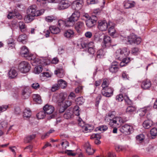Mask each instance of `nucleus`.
I'll return each mask as SVG.
<instances>
[{"instance_id":"45","label":"nucleus","mask_w":157,"mask_h":157,"mask_svg":"<svg viewBox=\"0 0 157 157\" xmlns=\"http://www.w3.org/2000/svg\"><path fill=\"white\" fill-rule=\"evenodd\" d=\"M150 134L152 138H154V137L157 135V129L156 128H153L150 131Z\"/></svg>"},{"instance_id":"38","label":"nucleus","mask_w":157,"mask_h":157,"mask_svg":"<svg viewBox=\"0 0 157 157\" xmlns=\"http://www.w3.org/2000/svg\"><path fill=\"white\" fill-rule=\"evenodd\" d=\"M19 27L22 32H24L26 30V26L25 24L22 21H20L18 23Z\"/></svg>"},{"instance_id":"39","label":"nucleus","mask_w":157,"mask_h":157,"mask_svg":"<svg viewBox=\"0 0 157 157\" xmlns=\"http://www.w3.org/2000/svg\"><path fill=\"white\" fill-rule=\"evenodd\" d=\"M109 80L107 78H105L103 79V82L101 84V86L102 89L108 88V86L109 85Z\"/></svg>"},{"instance_id":"5","label":"nucleus","mask_w":157,"mask_h":157,"mask_svg":"<svg viewBox=\"0 0 157 157\" xmlns=\"http://www.w3.org/2000/svg\"><path fill=\"white\" fill-rule=\"evenodd\" d=\"M18 67L20 71L24 73L28 72L30 69V64L25 61L21 62L19 64Z\"/></svg>"},{"instance_id":"40","label":"nucleus","mask_w":157,"mask_h":157,"mask_svg":"<svg viewBox=\"0 0 157 157\" xmlns=\"http://www.w3.org/2000/svg\"><path fill=\"white\" fill-rule=\"evenodd\" d=\"M105 55V52L102 49L99 50L97 52L96 58H102Z\"/></svg>"},{"instance_id":"42","label":"nucleus","mask_w":157,"mask_h":157,"mask_svg":"<svg viewBox=\"0 0 157 157\" xmlns=\"http://www.w3.org/2000/svg\"><path fill=\"white\" fill-rule=\"evenodd\" d=\"M45 112L43 111L40 112L36 115V117L38 119H43L45 116Z\"/></svg>"},{"instance_id":"13","label":"nucleus","mask_w":157,"mask_h":157,"mask_svg":"<svg viewBox=\"0 0 157 157\" xmlns=\"http://www.w3.org/2000/svg\"><path fill=\"white\" fill-rule=\"evenodd\" d=\"M37 11L36 5H33L29 7L27 10V12L28 14L34 17L38 16Z\"/></svg>"},{"instance_id":"34","label":"nucleus","mask_w":157,"mask_h":157,"mask_svg":"<svg viewBox=\"0 0 157 157\" xmlns=\"http://www.w3.org/2000/svg\"><path fill=\"white\" fill-rule=\"evenodd\" d=\"M58 84L59 87L64 89L67 86V82L63 79H61L58 81Z\"/></svg>"},{"instance_id":"8","label":"nucleus","mask_w":157,"mask_h":157,"mask_svg":"<svg viewBox=\"0 0 157 157\" xmlns=\"http://www.w3.org/2000/svg\"><path fill=\"white\" fill-rule=\"evenodd\" d=\"M83 4L82 0H76L73 2L71 7L73 9L78 11L81 9Z\"/></svg>"},{"instance_id":"32","label":"nucleus","mask_w":157,"mask_h":157,"mask_svg":"<svg viewBox=\"0 0 157 157\" xmlns=\"http://www.w3.org/2000/svg\"><path fill=\"white\" fill-rule=\"evenodd\" d=\"M73 115V112L69 110H67L65 112L63 115L64 117L66 119H68L71 118Z\"/></svg>"},{"instance_id":"37","label":"nucleus","mask_w":157,"mask_h":157,"mask_svg":"<svg viewBox=\"0 0 157 157\" xmlns=\"http://www.w3.org/2000/svg\"><path fill=\"white\" fill-rule=\"evenodd\" d=\"M34 17L29 15L28 14L24 18V20L26 23H28L32 21L34 19Z\"/></svg>"},{"instance_id":"51","label":"nucleus","mask_w":157,"mask_h":157,"mask_svg":"<svg viewBox=\"0 0 157 157\" xmlns=\"http://www.w3.org/2000/svg\"><path fill=\"white\" fill-rule=\"evenodd\" d=\"M124 98V96L122 94H120L117 95L116 97V100L118 101H122Z\"/></svg>"},{"instance_id":"1","label":"nucleus","mask_w":157,"mask_h":157,"mask_svg":"<svg viewBox=\"0 0 157 157\" xmlns=\"http://www.w3.org/2000/svg\"><path fill=\"white\" fill-rule=\"evenodd\" d=\"M106 122L108 123L109 125L112 127H119L121 124L124 123L123 119L120 117H115L111 113L106 114L105 119Z\"/></svg>"},{"instance_id":"33","label":"nucleus","mask_w":157,"mask_h":157,"mask_svg":"<svg viewBox=\"0 0 157 157\" xmlns=\"http://www.w3.org/2000/svg\"><path fill=\"white\" fill-rule=\"evenodd\" d=\"M136 38V35L132 34L129 36L128 38V44H132L134 43Z\"/></svg>"},{"instance_id":"9","label":"nucleus","mask_w":157,"mask_h":157,"mask_svg":"<svg viewBox=\"0 0 157 157\" xmlns=\"http://www.w3.org/2000/svg\"><path fill=\"white\" fill-rule=\"evenodd\" d=\"M113 89L112 88L108 87L102 89L101 93L103 96L109 97L113 95Z\"/></svg>"},{"instance_id":"24","label":"nucleus","mask_w":157,"mask_h":157,"mask_svg":"<svg viewBox=\"0 0 157 157\" xmlns=\"http://www.w3.org/2000/svg\"><path fill=\"white\" fill-rule=\"evenodd\" d=\"M85 146L86 151L89 155H92L94 153V151L91 148L89 142H87L86 143Z\"/></svg>"},{"instance_id":"52","label":"nucleus","mask_w":157,"mask_h":157,"mask_svg":"<svg viewBox=\"0 0 157 157\" xmlns=\"http://www.w3.org/2000/svg\"><path fill=\"white\" fill-rule=\"evenodd\" d=\"M55 19V17L53 16H47L45 18V21L48 22H52Z\"/></svg>"},{"instance_id":"11","label":"nucleus","mask_w":157,"mask_h":157,"mask_svg":"<svg viewBox=\"0 0 157 157\" xmlns=\"http://www.w3.org/2000/svg\"><path fill=\"white\" fill-rule=\"evenodd\" d=\"M7 17L9 19L17 18L19 19L22 18V16L18 13L17 10H15L14 11L10 12L8 15Z\"/></svg>"},{"instance_id":"23","label":"nucleus","mask_w":157,"mask_h":157,"mask_svg":"<svg viewBox=\"0 0 157 157\" xmlns=\"http://www.w3.org/2000/svg\"><path fill=\"white\" fill-rule=\"evenodd\" d=\"M135 3L134 2L126 1L124 2V6L126 9H128L134 6Z\"/></svg>"},{"instance_id":"22","label":"nucleus","mask_w":157,"mask_h":157,"mask_svg":"<svg viewBox=\"0 0 157 157\" xmlns=\"http://www.w3.org/2000/svg\"><path fill=\"white\" fill-rule=\"evenodd\" d=\"M104 43L105 47H109L111 45V38L108 36H105L103 38Z\"/></svg>"},{"instance_id":"7","label":"nucleus","mask_w":157,"mask_h":157,"mask_svg":"<svg viewBox=\"0 0 157 157\" xmlns=\"http://www.w3.org/2000/svg\"><path fill=\"white\" fill-rule=\"evenodd\" d=\"M133 130L132 126L128 124H124L120 128V131L121 132L128 134H130L133 132Z\"/></svg>"},{"instance_id":"25","label":"nucleus","mask_w":157,"mask_h":157,"mask_svg":"<svg viewBox=\"0 0 157 157\" xmlns=\"http://www.w3.org/2000/svg\"><path fill=\"white\" fill-rule=\"evenodd\" d=\"M27 36L26 34H23L19 36L17 40L23 44H25L27 41Z\"/></svg>"},{"instance_id":"54","label":"nucleus","mask_w":157,"mask_h":157,"mask_svg":"<svg viewBox=\"0 0 157 157\" xmlns=\"http://www.w3.org/2000/svg\"><path fill=\"white\" fill-rule=\"evenodd\" d=\"M59 88V86L58 83L55 84L53 85L52 88V91L55 92Z\"/></svg>"},{"instance_id":"4","label":"nucleus","mask_w":157,"mask_h":157,"mask_svg":"<svg viewBox=\"0 0 157 157\" xmlns=\"http://www.w3.org/2000/svg\"><path fill=\"white\" fill-rule=\"evenodd\" d=\"M80 13L78 11H75L67 21L66 26H73L75 21H77L80 16Z\"/></svg>"},{"instance_id":"17","label":"nucleus","mask_w":157,"mask_h":157,"mask_svg":"<svg viewBox=\"0 0 157 157\" xmlns=\"http://www.w3.org/2000/svg\"><path fill=\"white\" fill-rule=\"evenodd\" d=\"M84 27V23L82 21H79L75 25V28L78 33H80Z\"/></svg>"},{"instance_id":"3","label":"nucleus","mask_w":157,"mask_h":157,"mask_svg":"<svg viewBox=\"0 0 157 157\" xmlns=\"http://www.w3.org/2000/svg\"><path fill=\"white\" fill-rule=\"evenodd\" d=\"M129 53L130 51H128L127 48H124L117 50L115 54V57L116 59L121 60L124 57L128 56Z\"/></svg>"},{"instance_id":"50","label":"nucleus","mask_w":157,"mask_h":157,"mask_svg":"<svg viewBox=\"0 0 157 157\" xmlns=\"http://www.w3.org/2000/svg\"><path fill=\"white\" fill-rule=\"evenodd\" d=\"M88 41L87 40H82L81 41L80 44L82 48H86L87 46Z\"/></svg>"},{"instance_id":"44","label":"nucleus","mask_w":157,"mask_h":157,"mask_svg":"<svg viewBox=\"0 0 157 157\" xmlns=\"http://www.w3.org/2000/svg\"><path fill=\"white\" fill-rule=\"evenodd\" d=\"M136 108L133 106H128L126 109V112L128 113H131L135 111Z\"/></svg>"},{"instance_id":"6","label":"nucleus","mask_w":157,"mask_h":157,"mask_svg":"<svg viewBox=\"0 0 157 157\" xmlns=\"http://www.w3.org/2000/svg\"><path fill=\"white\" fill-rule=\"evenodd\" d=\"M57 8L59 10H63L67 8L71 5V2L68 0H62L59 2Z\"/></svg>"},{"instance_id":"55","label":"nucleus","mask_w":157,"mask_h":157,"mask_svg":"<svg viewBox=\"0 0 157 157\" xmlns=\"http://www.w3.org/2000/svg\"><path fill=\"white\" fill-rule=\"evenodd\" d=\"M58 105H59L60 107L59 110V112L60 113H63L66 109L64 107V106H63L62 105L63 104L61 102H59V101L58 100Z\"/></svg>"},{"instance_id":"35","label":"nucleus","mask_w":157,"mask_h":157,"mask_svg":"<svg viewBox=\"0 0 157 157\" xmlns=\"http://www.w3.org/2000/svg\"><path fill=\"white\" fill-rule=\"evenodd\" d=\"M43 70V67L41 65L36 66L34 69V72L36 74H39Z\"/></svg>"},{"instance_id":"62","label":"nucleus","mask_w":157,"mask_h":157,"mask_svg":"<svg viewBox=\"0 0 157 157\" xmlns=\"http://www.w3.org/2000/svg\"><path fill=\"white\" fill-rule=\"evenodd\" d=\"M108 129L106 125H101L98 127V129L100 131H105Z\"/></svg>"},{"instance_id":"12","label":"nucleus","mask_w":157,"mask_h":157,"mask_svg":"<svg viewBox=\"0 0 157 157\" xmlns=\"http://www.w3.org/2000/svg\"><path fill=\"white\" fill-rule=\"evenodd\" d=\"M65 98L63 95L61 94L60 95V98L59 101V102H61L63 104V106H64V107L67 109V107L71 105V101L68 100H65Z\"/></svg>"},{"instance_id":"14","label":"nucleus","mask_w":157,"mask_h":157,"mask_svg":"<svg viewBox=\"0 0 157 157\" xmlns=\"http://www.w3.org/2000/svg\"><path fill=\"white\" fill-rule=\"evenodd\" d=\"M94 19L91 18L86 21V24L89 28L93 27L96 23L97 18L96 17H93Z\"/></svg>"},{"instance_id":"15","label":"nucleus","mask_w":157,"mask_h":157,"mask_svg":"<svg viewBox=\"0 0 157 157\" xmlns=\"http://www.w3.org/2000/svg\"><path fill=\"white\" fill-rule=\"evenodd\" d=\"M119 68L118 63L116 62H115L112 63L109 70L111 72L115 73L118 71Z\"/></svg>"},{"instance_id":"46","label":"nucleus","mask_w":157,"mask_h":157,"mask_svg":"<svg viewBox=\"0 0 157 157\" xmlns=\"http://www.w3.org/2000/svg\"><path fill=\"white\" fill-rule=\"evenodd\" d=\"M63 72V71L62 69H58L55 71V74L57 75L58 77L61 78L64 76Z\"/></svg>"},{"instance_id":"36","label":"nucleus","mask_w":157,"mask_h":157,"mask_svg":"<svg viewBox=\"0 0 157 157\" xmlns=\"http://www.w3.org/2000/svg\"><path fill=\"white\" fill-rule=\"evenodd\" d=\"M35 137V135H32L26 136L24 139V142L26 143H28L32 140Z\"/></svg>"},{"instance_id":"56","label":"nucleus","mask_w":157,"mask_h":157,"mask_svg":"<svg viewBox=\"0 0 157 157\" xmlns=\"http://www.w3.org/2000/svg\"><path fill=\"white\" fill-rule=\"evenodd\" d=\"M139 52V49L137 48H134L132 49L131 53L134 55H136Z\"/></svg>"},{"instance_id":"29","label":"nucleus","mask_w":157,"mask_h":157,"mask_svg":"<svg viewBox=\"0 0 157 157\" xmlns=\"http://www.w3.org/2000/svg\"><path fill=\"white\" fill-rule=\"evenodd\" d=\"M17 75V72L13 68H11L9 72V76L11 78H14Z\"/></svg>"},{"instance_id":"30","label":"nucleus","mask_w":157,"mask_h":157,"mask_svg":"<svg viewBox=\"0 0 157 157\" xmlns=\"http://www.w3.org/2000/svg\"><path fill=\"white\" fill-rule=\"evenodd\" d=\"M74 32L71 29L66 30L64 34V36L67 38H71L74 36Z\"/></svg>"},{"instance_id":"28","label":"nucleus","mask_w":157,"mask_h":157,"mask_svg":"<svg viewBox=\"0 0 157 157\" xmlns=\"http://www.w3.org/2000/svg\"><path fill=\"white\" fill-rule=\"evenodd\" d=\"M152 125V121L149 120L144 121L143 123V126L145 129L149 128Z\"/></svg>"},{"instance_id":"2","label":"nucleus","mask_w":157,"mask_h":157,"mask_svg":"<svg viewBox=\"0 0 157 157\" xmlns=\"http://www.w3.org/2000/svg\"><path fill=\"white\" fill-rule=\"evenodd\" d=\"M20 53L22 57H26L29 60H33V65L36 66L40 63L43 64L38 59H34L33 55L29 54L28 48L25 46H23L21 48Z\"/></svg>"},{"instance_id":"10","label":"nucleus","mask_w":157,"mask_h":157,"mask_svg":"<svg viewBox=\"0 0 157 157\" xmlns=\"http://www.w3.org/2000/svg\"><path fill=\"white\" fill-rule=\"evenodd\" d=\"M109 25V23H108L105 20L99 21L98 22V28L101 31H105L107 30Z\"/></svg>"},{"instance_id":"20","label":"nucleus","mask_w":157,"mask_h":157,"mask_svg":"<svg viewBox=\"0 0 157 157\" xmlns=\"http://www.w3.org/2000/svg\"><path fill=\"white\" fill-rule=\"evenodd\" d=\"M115 24L111 22H109V27L108 29V32L111 35L113 36L115 33V30L114 29Z\"/></svg>"},{"instance_id":"60","label":"nucleus","mask_w":157,"mask_h":157,"mask_svg":"<svg viewBox=\"0 0 157 157\" xmlns=\"http://www.w3.org/2000/svg\"><path fill=\"white\" fill-rule=\"evenodd\" d=\"M32 87L35 90H37L40 87V85L38 83H34L32 84L31 85Z\"/></svg>"},{"instance_id":"16","label":"nucleus","mask_w":157,"mask_h":157,"mask_svg":"<svg viewBox=\"0 0 157 157\" xmlns=\"http://www.w3.org/2000/svg\"><path fill=\"white\" fill-rule=\"evenodd\" d=\"M43 110L46 113L50 114L54 112V108L52 106L47 104L44 107Z\"/></svg>"},{"instance_id":"27","label":"nucleus","mask_w":157,"mask_h":157,"mask_svg":"<svg viewBox=\"0 0 157 157\" xmlns=\"http://www.w3.org/2000/svg\"><path fill=\"white\" fill-rule=\"evenodd\" d=\"M49 30L51 33L53 34H57L60 32V29L54 26L50 27Z\"/></svg>"},{"instance_id":"19","label":"nucleus","mask_w":157,"mask_h":157,"mask_svg":"<svg viewBox=\"0 0 157 157\" xmlns=\"http://www.w3.org/2000/svg\"><path fill=\"white\" fill-rule=\"evenodd\" d=\"M79 126L82 127L83 131L85 133L90 132L93 129V126L88 124H79Z\"/></svg>"},{"instance_id":"64","label":"nucleus","mask_w":157,"mask_h":157,"mask_svg":"<svg viewBox=\"0 0 157 157\" xmlns=\"http://www.w3.org/2000/svg\"><path fill=\"white\" fill-rule=\"evenodd\" d=\"M125 101L128 104H130L131 103V101L129 99V97L125 95L124 96V98Z\"/></svg>"},{"instance_id":"61","label":"nucleus","mask_w":157,"mask_h":157,"mask_svg":"<svg viewBox=\"0 0 157 157\" xmlns=\"http://www.w3.org/2000/svg\"><path fill=\"white\" fill-rule=\"evenodd\" d=\"M137 140L140 141H142L144 139V135L143 134H141L136 136Z\"/></svg>"},{"instance_id":"49","label":"nucleus","mask_w":157,"mask_h":157,"mask_svg":"<svg viewBox=\"0 0 157 157\" xmlns=\"http://www.w3.org/2000/svg\"><path fill=\"white\" fill-rule=\"evenodd\" d=\"M76 101L77 104L82 105L84 102V100L82 97H78L76 99Z\"/></svg>"},{"instance_id":"63","label":"nucleus","mask_w":157,"mask_h":157,"mask_svg":"<svg viewBox=\"0 0 157 157\" xmlns=\"http://www.w3.org/2000/svg\"><path fill=\"white\" fill-rule=\"evenodd\" d=\"M94 43L93 42H88L87 46L86 48L88 49V48H94Z\"/></svg>"},{"instance_id":"47","label":"nucleus","mask_w":157,"mask_h":157,"mask_svg":"<svg viewBox=\"0 0 157 157\" xmlns=\"http://www.w3.org/2000/svg\"><path fill=\"white\" fill-rule=\"evenodd\" d=\"M49 0H37L36 4L38 5L44 6L47 3H49Z\"/></svg>"},{"instance_id":"41","label":"nucleus","mask_w":157,"mask_h":157,"mask_svg":"<svg viewBox=\"0 0 157 157\" xmlns=\"http://www.w3.org/2000/svg\"><path fill=\"white\" fill-rule=\"evenodd\" d=\"M31 115V112L29 109L28 108L25 109L24 111L23 117H30Z\"/></svg>"},{"instance_id":"26","label":"nucleus","mask_w":157,"mask_h":157,"mask_svg":"<svg viewBox=\"0 0 157 157\" xmlns=\"http://www.w3.org/2000/svg\"><path fill=\"white\" fill-rule=\"evenodd\" d=\"M67 23V21L66 22L62 20H60L58 21V26H59V27L60 29V30H63L65 29L66 27H71V26H66V24Z\"/></svg>"},{"instance_id":"31","label":"nucleus","mask_w":157,"mask_h":157,"mask_svg":"<svg viewBox=\"0 0 157 157\" xmlns=\"http://www.w3.org/2000/svg\"><path fill=\"white\" fill-rule=\"evenodd\" d=\"M33 97L34 101L37 103L40 104L42 103V100L41 97L39 94H34L33 95Z\"/></svg>"},{"instance_id":"57","label":"nucleus","mask_w":157,"mask_h":157,"mask_svg":"<svg viewBox=\"0 0 157 157\" xmlns=\"http://www.w3.org/2000/svg\"><path fill=\"white\" fill-rule=\"evenodd\" d=\"M8 108L7 105H2L0 106V113L5 111Z\"/></svg>"},{"instance_id":"43","label":"nucleus","mask_w":157,"mask_h":157,"mask_svg":"<svg viewBox=\"0 0 157 157\" xmlns=\"http://www.w3.org/2000/svg\"><path fill=\"white\" fill-rule=\"evenodd\" d=\"M156 147L153 144H150L146 148L147 151L151 153L154 151Z\"/></svg>"},{"instance_id":"53","label":"nucleus","mask_w":157,"mask_h":157,"mask_svg":"<svg viewBox=\"0 0 157 157\" xmlns=\"http://www.w3.org/2000/svg\"><path fill=\"white\" fill-rule=\"evenodd\" d=\"M79 107L78 105L75 106L74 108V114L76 116H79V110H78Z\"/></svg>"},{"instance_id":"48","label":"nucleus","mask_w":157,"mask_h":157,"mask_svg":"<svg viewBox=\"0 0 157 157\" xmlns=\"http://www.w3.org/2000/svg\"><path fill=\"white\" fill-rule=\"evenodd\" d=\"M29 88L28 87H25L22 92V95L24 96L25 98H27L29 96V92L28 91Z\"/></svg>"},{"instance_id":"58","label":"nucleus","mask_w":157,"mask_h":157,"mask_svg":"<svg viewBox=\"0 0 157 157\" xmlns=\"http://www.w3.org/2000/svg\"><path fill=\"white\" fill-rule=\"evenodd\" d=\"M61 145L63 147V149H65L67 147L69 146V144L68 142L67 141L63 142L61 143Z\"/></svg>"},{"instance_id":"18","label":"nucleus","mask_w":157,"mask_h":157,"mask_svg":"<svg viewBox=\"0 0 157 157\" xmlns=\"http://www.w3.org/2000/svg\"><path fill=\"white\" fill-rule=\"evenodd\" d=\"M151 84L150 81L148 79H146L143 81L141 87L144 89L146 90L151 87Z\"/></svg>"},{"instance_id":"59","label":"nucleus","mask_w":157,"mask_h":157,"mask_svg":"<svg viewBox=\"0 0 157 157\" xmlns=\"http://www.w3.org/2000/svg\"><path fill=\"white\" fill-rule=\"evenodd\" d=\"M141 39L140 37H137L136 35V38L135 41H134V43L137 44H139L141 41Z\"/></svg>"},{"instance_id":"21","label":"nucleus","mask_w":157,"mask_h":157,"mask_svg":"<svg viewBox=\"0 0 157 157\" xmlns=\"http://www.w3.org/2000/svg\"><path fill=\"white\" fill-rule=\"evenodd\" d=\"M151 107L150 106H148L140 109L138 112L140 116H144L147 112L150 111L151 110Z\"/></svg>"}]
</instances>
